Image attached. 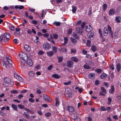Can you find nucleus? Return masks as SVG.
<instances>
[{
  "instance_id": "obj_52",
  "label": "nucleus",
  "mask_w": 121,
  "mask_h": 121,
  "mask_svg": "<svg viewBox=\"0 0 121 121\" xmlns=\"http://www.w3.org/2000/svg\"><path fill=\"white\" fill-rule=\"evenodd\" d=\"M44 53V52L40 50L38 52V54L40 55H41L43 54Z\"/></svg>"
},
{
  "instance_id": "obj_9",
  "label": "nucleus",
  "mask_w": 121,
  "mask_h": 121,
  "mask_svg": "<svg viewBox=\"0 0 121 121\" xmlns=\"http://www.w3.org/2000/svg\"><path fill=\"white\" fill-rule=\"evenodd\" d=\"M116 13V12L115 9H110L109 14L110 15H113L115 14Z\"/></svg>"
},
{
  "instance_id": "obj_49",
  "label": "nucleus",
  "mask_w": 121,
  "mask_h": 121,
  "mask_svg": "<svg viewBox=\"0 0 121 121\" xmlns=\"http://www.w3.org/2000/svg\"><path fill=\"white\" fill-rule=\"evenodd\" d=\"M18 81L21 82H22L23 81V79L22 77L20 76H19L17 79Z\"/></svg>"
},
{
  "instance_id": "obj_53",
  "label": "nucleus",
  "mask_w": 121,
  "mask_h": 121,
  "mask_svg": "<svg viewBox=\"0 0 121 121\" xmlns=\"http://www.w3.org/2000/svg\"><path fill=\"white\" fill-rule=\"evenodd\" d=\"M58 62H61L63 60V58L61 57H59L58 58Z\"/></svg>"
},
{
  "instance_id": "obj_33",
  "label": "nucleus",
  "mask_w": 121,
  "mask_h": 121,
  "mask_svg": "<svg viewBox=\"0 0 121 121\" xmlns=\"http://www.w3.org/2000/svg\"><path fill=\"white\" fill-rule=\"evenodd\" d=\"M86 44L87 46L90 47L91 46V42L89 40H87Z\"/></svg>"
},
{
  "instance_id": "obj_1",
  "label": "nucleus",
  "mask_w": 121,
  "mask_h": 121,
  "mask_svg": "<svg viewBox=\"0 0 121 121\" xmlns=\"http://www.w3.org/2000/svg\"><path fill=\"white\" fill-rule=\"evenodd\" d=\"M10 37V35L8 33H4L3 35L0 36V42H7Z\"/></svg>"
},
{
  "instance_id": "obj_17",
  "label": "nucleus",
  "mask_w": 121,
  "mask_h": 121,
  "mask_svg": "<svg viewBox=\"0 0 121 121\" xmlns=\"http://www.w3.org/2000/svg\"><path fill=\"white\" fill-rule=\"evenodd\" d=\"M71 60L72 61L75 62H77L78 61V59L75 57H72Z\"/></svg>"
},
{
  "instance_id": "obj_48",
  "label": "nucleus",
  "mask_w": 121,
  "mask_h": 121,
  "mask_svg": "<svg viewBox=\"0 0 121 121\" xmlns=\"http://www.w3.org/2000/svg\"><path fill=\"white\" fill-rule=\"evenodd\" d=\"M52 51L54 53H56L57 52V49L55 47H53Z\"/></svg>"
},
{
  "instance_id": "obj_22",
  "label": "nucleus",
  "mask_w": 121,
  "mask_h": 121,
  "mask_svg": "<svg viewBox=\"0 0 121 121\" xmlns=\"http://www.w3.org/2000/svg\"><path fill=\"white\" fill-rule=\"evenodd\" d=\"M72 13H74L76 11L77 8L76 7L73 5H72Z\"/></svg>"
},
{
  "instance_id": "obj_34",
  "label": "nucleus",
  "mask_w": 121,
  "mask_h": 121,
  "mask_svg": "<svg viewBox=\"0 0 121 121\" xmlns=\"http://www.w3.org/2000/svg\"><path fill=\"white\" fill-rule=\"evenodd\" d=\"M24 109L25 111L28 112H29L31 113H33V112L31 110L29 109L28 108H25V107Z\"/></svg>"
},
{
  "instance_id": "obj_40",
  "label": "nucleus",
  "mask_w": 121,
  "mask_h": 121,
  "mask_svg": "<svg viewBox=\"0 0 121 121\" xmlns=\"http://www.w3.org/2000/svg\"><path fill=\"white\" fill-rule=\"evenodd\" d=\"M84 68L85 69H91V67L89 65H84L83 66Z\"/></svg>"
},
{
  "instance_id": "obj_2",
  "label": "nucleus",
  "mask_w": 121,
  "mask_h": 121,
  "mask_svg": "<svg viewBox=\"0 0 121 121\" xmlns=\"http://www.w3.org/2000/svg\"><path fill=\"white\" fill-rule=\"evenodd\" d=\"M112 29L109 25H108L107 27H105L103 32L104 35L105 36H107L108 34V31L112 37L113 36V33L111 30Z\"/></svg>"
},
{
  "instance_id": "obj_37",
  "label": "nucleus",
  "mask_w": 121,
  "mask_h": 121,
  "mask_svg": "<svg viewBox=\"0 0 121 121\" xmlns=\"http://www.w3.org/2000/svg\"><path fill=\"white\" fill-rule=\"evenodd\" d=\"M95 71L97 73H101L102 70L100 69H95Z\"/></svg>"
},
{
  "instance_id": "obj_14",
  "label": "nucleus",
  "mask_w": 121,
  "mask_h": 121,
  "mask_svg": "<svg viewBox=\"0 0 121 121\" xmlns=\"http://www.w3.org/2000/svg\"><path fill=\"white\" fill-rule=\"evenodd\" d=\"M95 74L93 73H90L89 74L88 77L91 79H93L95 78Z\"/></svg>"
},
{
  "instance_id": "obj_21",
  "label": "nucleus",
  "mask_w": 121,
  "mask_h": 121,
  "mask_svg": "<svg viewBox=\"0 0 121 121\" xmlns=\"http://www.w3.org/2000/svg\"><path fill=\"white\" fill-rule=\"evenodd\" d=\"M91 49L93 52H95L96 50L97 47L95 45H93L92 46Z\"/></svg>"
},
{
  "instance_id": "obj_31",
  "label": "nucleus",
  "mask_w": 121,
  "mask_h": 121,
  "mask_svg": "<svg viewBox=\"0 0 121 121\" xmlns=\"http://www.w3.org/2000/svg\"><path fill=\"white\" fill-rule=\"evenodd\" d=\"M75 89L78 90V91L80 93L82 92L83 91V89L82 88L79 87H77L75 88Z\"/></svg>"
},
{
  "instance_id": "obj_61",
  "label": "nucleus",
  "mask_w": 121,
  "mask_h": 121,
  "mask_svg": "<svg viewBox=\"0 0 121 121\" xmlns=\"http://www.w3.org/2000/svg\"><path fill=\"white\" fill-rule=\"evenodd\" d=\"M113 118L116 120H117L118 119V117L117 115H115L113 116Z\"/></svg>"
},
{
  "instance_id": "obj_59",
  "label": "nucleus",
  "mask_w": 121,
  "mask_h": 121,
  "mask_svg": "<svg viewBox=\"0 0 121 121\" xmlns=\"http://www.w3.org/2000/svg\"><path fill=\"white\" fill-rule=\"evenodd\" d=\"M29 101L33 103L34 102L35 100L32 98H30L29 99Z\"/></svg>"
},
{
  "instance_id": "obj_60",
  "label": "nucleus",
  "mask_w": 121,
  "mask_h": 121,
  "mask_svg": "<svg viewBox=\"0 0 121 121\" xmlns=\"http://www.w3.org/2000/svg\"><path fill=\"white\" fill-rule=\"evenodd\" d=\"M99 32L100 35L101 37H103V36H102V31L101 29L100 28H99Z\"/></svg>"
},
{
  "instance_id": "obj_35",
  "label": "nucleus",
  "mask_w": 121,
  "mask_h": 121,
  "mask_svg": "<svg viewBox=\"0 0 121 121\" xmlns=\"http://www.w3.org/2000/svg\"><path fill=\"white\" fill-rule=\"evenodd\" d=\"M53 24L56 25L57 26H59L60 25V22L55 21L53 23Z\"/></svg>"
},
{
  "instance_id": "obj_25",
  "label": "nucleus",
  "mask_w": 121,
  "mask_h": 121,
  "mask_svg": "<svg viewBox=\"0 0 121 121\" xmlns=\"http://www.w3.org/2000/svg\"><path fill=\"white\" fill-rule=\"evenodd\" d=\"M52 77L56 79H58L60 77V75H59L56 74H55L53 75Z\"/></svg>"
},
{
  "instance_id": "obj_27",
  "label": "nucleus",
  "mask_w": 121,
  "mask_h": 121,
  "mask_svg": "<svg viewBox=\"0 0 121 121\" xmlns=\"http://www.w3.org/2000/svg\"><path fill=\"white\" fill-rule=\"evenodd\" d=\"M76 32L78 34H80L82 33V30L80 29L79 27H78L76 28Z\"/></svg>"
},
{
  "instance_id": "obj_57",
  "label": "nucleus",
  "mask_w": 121,
  "mask_h": 121,
  "mask_svg": "<svg viewBox=\"0 0 121 121\" xmlns=\"http://www.w3.org/2000/svg\"><path fill=\"white\" fill-rule=\"evenodd\" d=\"M99 83V81L97 80L95 81V84L96 85H98Z\"/></svg>"
},
{
  "instance_id": "obj_18",
  "label": "nucleus",
  "mask_w": 121,
  "mask_h": 121,
  "mask_svg": "<svg viewBox=\"0 0 121 121\" xmlns=\"http://www.w3.org/2000/svg\"><path fill=\"white\" fill-rule=\"evenodd\" d=\"M103 10L105 12L107 8V5L106 4H104L103 5Z\"/></svg>"
},
{
  "instance_id": "obj_41",
  "label": "nucleus",
  "mask_w": 121,
  "mask_h": 121,
  "mask_svg": "<svg viewBox=\"0 0 121 121\" xmlns=\"http://www.w3.org/2000/svg\"><path fill=\"white\" fill-rule=\"evenodd\" d=\"M71 117L72 118L73 120L76 119L78 117L76 114H72L71 115Z\"/></svg>"
},
{
  "instance_id": "obj_42",
  "label": "nucleus",
  "mask_w": 121,
  "mask_h": 121,
  "mask_svg": "<svg viewBox=\"0 0 121 121\" xmlns=\"http://www.w3.org/2000/svg\"><path fill=\"white\" fill-rule=\"evenodd\" d=\"M86 24V22H83L81 24V27L82 29H83Z\"/></svg>"
},
{
  "instance_id": "obj_11",
  "label": "nucleus",
  "mask_w": 121,
  "mask_h": 121,
  "mask_svg": "<svg viewBox=\"0 0 121 121\" xmlns=\"http://www.w3.org/2000/svg\"><path fill=\"white\" fill-rule=\"evenodd\" d=\"M67 66L69 67H72L73 65V63L71 60H69L67 62Z\"/></svg>"
},
{
  "instance_id": "obj_55",
  "label": "nucleus",
  "mask_w": 121,
  "mask_h": 121,
  "mask_svg": "<svg viewBox=\"0 0 121 121\" xmlns=\"http://www.w3.org/2000/svg\"><path fill=\"white\" fill-rule=\"evenodd\" d=\"M101 91H100L99 93V95L100 96H105V95L106 93H103Z\"/></svg>"
},
{
  "instance_id": "obj_45",
  "label": "nucleus",
  "mask_w": 121,
  "mask_h": 121,
  "mask_svg": "<svg viewBox=\"0 0 121 121\" xmlns=\"http://www.w3.org/2000/svg\"><path fill=\"white\" fill-rule=\"evenodd\" d=\"M51 115V114L49 112H47L45 114V116L48 117H50Z\"/></svg>"
},
{
  "instance_id": "obj_46",
  "label": "nucleus",
  "mask_w": 121,
  "mask_h": 121,
  "mask_svg": "<svg viewBox=\"0 0 121 121\" xmlns=\"http://www.w3.org/2000/svg\"><path fill=\"white\" fill-rule=\"evenodd\" d=\"M106 108L104 107L103 106H101L100 108V110L102 111H106Z\"/></svg>"
},
{
  "instance_id": "obj_26",
  "label": "nucleus",
  "mask_w": 121,
  "mask_h": 121,
  "mask_svg": "<svg viewBox=\"0 0 121 121\" xmlns=\"http://www.w3.org/2000/svg\"><path fill=\"white\" fill-rule=\"evenodd\" d=\"M40 90H37L36 91V92L37 93L39 94H40L41 93V90H42V92H43L44 91V90L42 88H40Z\"/></svg>"
},
{
  "instance_id": "obj_6",
  "label": "nucleus",
  "mask_w": 121,
  "mask_h": 121,
  "mask_svg": "<svg viewBox=\"0 0 121 121\" xmlns=\"http://www.w3.org/2000/svg\"><path fill=\"white\" fill-rule=\"evenodd\" d=\"M66 109L70 112H73L75 111L74 107L71 106H68L66 107Z\"/></svg>"
},
{
  "instance_id": "obj_51",
  "label": "nucleus",
  "mask_w": 121,
  "mask_h": 121,
  "mask_svg": "<svg viewBox=\"0 0 121 121\" xmlns=\"http://www.w3.org/2000/svg\"><path fill=\"white\" fill-rule=\"evenodd\" d=\"M115 20L117 22L119 23L120 22V20L119 19V17H116Z\"/></svg>"
},
{
  "instance_id": "obj_54",
  "label": "nucleus",
  "mask_w": 121,
  "mask_h": 121,
  "mask_svg": "<svg viewBox=\"0 0 121 121\" xmlns=\"http://www.w3.org/2000/svg\"><path fill=\"white\" fill-rule=\"evenodd\" d=\"M72 32V29H69L68 31V35H71Z\"/></svg>"
},
{
  "instance_id": "obj_56",
  "label": "nucleus",
  "mask_w": 121,
  "mask_h": 121,
  "mask_svg": "<svg viewBox=\"0 0 121 121\" xmlns=\"http://www.w3.org/2000/svg\"><path fill=\"white\" fill-rule=\"evenodd\" d=\"M43 35L44 37L46 38H47L49 36V34L48 33L43 34Z\"/></svg>"
},
{
  "instance_id": "obj_62",
  "label": "nucleus",
  "mask_w": 121,
  "mask_h": 121,
  "mask_svg": "<svg viewBox=\"0 0 121 121\" xmlns=\"http://www.w3.org/2000/svg\"><path fill=\"white\" fill-rule=\"evenodd\" d=\"M11 92L15 94L17 93H18V92L16 90H14L12 91H11Z\"/></svg>"
},
{
  "instance_id": "obj_24",
  "label": "nucleus",
  "mask_w": 121,
  "mask_h": 121,
  "mask_svg": "<svg viewBox=\"0 0 121 121\" xmlns=\"http://www.w3.org/2000/svg\"><path fill=\"white\" fill-rule=\"evenodd\" d=\"M11 107L13 110L17 111V106L13 104L11 105Z\"/></svg>"
},
{
  "instance_id": "obj_30",
  "label": "nucleus",
  "mask_w": 121,
  "mask_h": 121,
  "mask_svg": "<svg viewBox=\"0 0 121 121\" xmlns=\"http://www.w3.org/2000/svg\"><path fill=\"white\" fill-rule=\"evenodd\" d=\"M64 43L63 44L64 45H65L67 43L68 41V38L67 37H65L64 38Z\"/></svg>"
},
{
  "instance_id": "obj_5",
  "label": "nucleus",
  "mask_w": 121,
  "mask_h": 121,
  "mask_svg": "<svg viewBox=\"0 0 121 121\" xmlns=\"http://www.w3.org/2000/svg\"><path fill=\"white\" fill-rule=\"evenodd\" d=\"M51 47V45L48 42H45L43 45V48L46 50H49Z\"/></svg>"
},
{
  "instance_id": "obj_13",
  "label": "nucleus",
  "mask_w": 121,
  "mask_h": 121,
  "mask_svg": "<svg viewBox=\"0 0 121 121\" xmlns=\"http://www.w3.org/2000/svg\"><path fill=\"white\" fill-rule=\"evenodd\" d=\"M114 91L115 89L113 85H112L111 89L109 90V92L110 94H112L114 92Z\"/></svg>"
},
{
  "instance_id": "obj_44",
  "label": "nucleus",
  "mask_w": 121,
  "mask_h": 121,
  "mask_svg": "<svg viewBox=\"0 0 121 121\" xmlns=\"http://www.w3.org/2000/svg\"><path fill=\"white\" fill-rule=\"evenodd\" d=\"M53 37L55 39H56L58 38V35L56 34H53Z\"/></svg>"
},
{
  "instance_id": "obj_23",
  "label": "nucleus",
  "mask_w": 121,
  "mask_h": 121,
  "mask_svg": "<svg viewBox=\"0 0 121 121\" xmlns=\"http://www.w3.org/2000/svg\"><path fill=\"white\" fill-rule=\"evenodd\" d=\"M106 77V74L104 73H103L101 75L100 78L102 79H105Z\"/></svg>"
},
{
  "instance_id": "obj_64",
  "label": "nucleus",
  "mask_w": 121,
  "mask_h": 121,
  "mask_svg": "<svg viewBox=\"0 0 121 121\" xmlns=\"http://www.w3.org/2000/svg\"><path fill=\"white\" fill-rule=\"evenodd\" d=\"M32 22L33 24L36 25L37 24V21L35 20H33L32 21Z\"/></svg>"
},
{
  "instance_id": "obj_3",
  "label": "nucleus",
  "mask_w": 121,
  "mask_h": 121,
  "mask_svg": "<svg viewBox=\"0 0 121 121\" xmlns=\"http://www.w3.org/2000/svg\"><path fill=\"white\" fill-rule=\"evenodd\" d=\"M4 58L5 59H6L7 61H6L7 63H7L6 62H4V64H3L2 65L3 68L4 69H5L7 68L6 65H9V64L11 65L12 63V62L11 60L10 59L9 57L7 55H6V57Z\"/></svg>"
},
{
  "instance_id": "obj_28",
  "label": "nucleus",
  "mask_w": 121,
  "mask_h": 121,
  "mask_svg": "<svg viewBox=\"0 0 121 121\" xmlns=\"http://www.w3.org/2000/svg\"><path fill=\"white\" fill-rule=\"evenodd\" d=\"M47 54L48 55L50 56H52L53 55V52L52 51H48L47 52Z\"/></svg>"
},
{
  "instance_id": "obj_16",
  "label": "nucleus",
  "mask_w": 121,
  "mask_h": 121,
  "mask_svg": "<svg viewBox=\"0 0 121 121\" xmlns=\"http://www.w3.org/2000/svg\"><path fill=\"white\" fill-rule=\"evenodd\" d=\"M23 115L26 118H28L29 117V116L28 112H24L23 114Z\"/></svg>"
},
{
  "instance_id": "obj_36",
  "label": "nucleus",
  "mask_w": 121,
  "mask_h": 121,
  "mask_svg": "<svg viewBox=\"0 0 121 121\" xmlns=\"http://www.w3.org/2000/svg\"><path fill=\"white\" fill-rule=\"evenodd\" d=\"M73 37L78 39H79V37L75 33H73Z\"/></svg>"
},
{
  "instance_id": "obj_47",
  "label": "nucleus",
  "mask_w": 121,
  "mask_h": 121,
  "mask_svg": "<svg viewBox=\"0 0 121 121\" xmlns=\"http://www.w3.org/2000/svg\"><path fill=\"white\" fill-rule=\"evenodd\" d=\"M71 82V81H69L67 82H64V84L65 85H68L70 84Z\"/></svg>"
},
{
  "instance_id": "obj_8",
  "label": "nucleus",
  "mask_w": 121,
  "mask_h": 121,
  "mask_svg": "<svg viewBox=\"0 0 121 121\" xmlns=\"http://www.w3.org/2000/svg\"><path fill=\"white\" fill-rule=\"evenodd\" d=\"M86 31L88 32H91L92 30V28L90 25H89V26H85Z\"/></svg>"
},
{
  "instance_id": "obj_4",
  "label": "nucleus",
  "mask_w": 121,
  "mask_h": 121,
  "mask_svg": "<svg viewBox=\"0 0 121 121\" xmlns=\"http://www.w3.org/2000/svg\"><path fill=\"white\" fill-rule=\"evenodd\" d=\"M19 56L20 58L24 61H26L28 58L25 52H22L20 53Z\"/></svg>"
},
{
  "instance_id": "obj_7",
  "label": "nucleus",
  "mask_w": 121,
  "mask_h": 121,
  "mask_svg": "<svg viewBox=\"0 0 121 121\" xmlns=\"http://www.w3.org/2000/svg\"><path fill=\"white\" fill-rule=\"evenodd\" d=\"M43 97L44 99L46 101L51 102L52 101V99H50V98L47 95H43Z\"/></svg>"
},
{
  "instance_id": "obj_63",
  "label": "nucleus",
  "mask_w": 121,
  "mask_h": 121,
  "mask_svg": "<svg viewBox=\"0 0 121 121\" xmlns=\"http://www.w3.org/2000/svg\"><path fill=\"white\" fill-rule=\"evenodd\" d=\"M8 84L4 82L3 83V86L4 87L7 86L9 85Z\"/></svg>"
},
{
  "instance_id": "obj_32",
  "label": "nucleus",
  "mask_w": 121,
  "mask_h": 121,
  "mask_svg": "<svg viewBox=\"0 0 121 121\" xmlns=\"http://www.w3.org/2000/svg\"><path fill=\"white\" fill-rule=\"evenodd\" d=\"M71 41L74 44H75L77 42L76 40L73 38H70Z\"/></svg>"
},
{
  "instance_id": "obj_50",
  "label": "nucleus",
  "mask_w": 121,
  "mask_h": 121,
  "mask_svg": "<svg viewBox=\"0 0 121 121\" xmlns=\"http://www.w3.org/2000/svg\"><path fill=\"white\" fill-rule=\"evenodd\" d=\"M33 71H30L29 73V75L31 76H33L34 75V74Z\"/></svg>"
},
{
  "instance_id": "obj_10",
  "label": "nucleus",
  "mask_w": 121,
  "mask_h": 121,
  "mask_svg": "<svg viewBox=\"0 0 121 121\" xmlns=\"http://www.w3.org/2000/svg\"><path fill=\"white\" fill-rule=\"evenodd\" d=\"M4 82L9 83L11 82V79L9 78L5 77L4 78Z\"/></svg>"
},
{
  "instance_id": "obj_12",
  "label": "nucleus",
  "mask_w": 121,
  "mask_h": 121,
  "mask_svg": "<svg viewBox=\"0 0 121 121\" xmlns=\"http://www.w3.org/2000/svg\"><path fill=\"white\" fill-rule=\"evenodd\" d=\"M27 61V64L29 66H32L33 65V62L32 60L30 59L26 60Z\"/></svg>"
},
{
  "instance_id": "obj_38",
  "label": "nucleus",
  "mask_w": 121,
  "mask_h": 121,
  "mask_svg": "<svg viewBox=\"0 0 121 121\" xmlns=\"http://www.w3.org/2000/svg\"><path fill=\"white\" fill-rule=\"evenodd\" d=\"M17 106L19 109H23L24 108L25 106L24 105L21 104H19Z\"/></svg>"
},
{
  "instance_id": "obj_58",
  "label": "nucleus",
  "mask_w": 121,
  "mask_h": 121,
  "mask_svg": "<svg viewBox=\"0 0 121 121\" xmlns=\"http://www.w3.org/2000/svg\"><path fill=\"white\" fill-rule=\"evenodd\" d=\"M74 121H80L81 119L80 118L77 117L76 119L74 120Z\"/></svg>"
},
{
  "instance_id": "obj_15",
  "label": "nucleus",
  "mask_w": 121,
  "mask_h": 121,
  "mask_svg": "<svg viewBox=\"0 0 121 121\" xmlns=\"http://www.w3.org/2000/svg\"><path fill=\"white\" fill-rule=\"evenodd\" d=\"M24 49L27 51H29L30 50L31 48L27 45H25L24 47Z\"/></svg>"
},
{
  "instance_id": "obj_39",
  "label": "nucleus",
  "mask_w": 121,
  "mask_h": 121,
  "mask_svg": "<svg viewBox=\"0 0 121 121\" xmlns=\"http://www.w3.org/2000/svg\"><path fill=\"white\" fill-rule=\"evenodd\" d=\"M56 106H58L59 105V101L58 100V99L57 98H56Z\"/></svg>"
},
{
  "instance_id": "obj_29",
  "label": "nucleus",
  "mask_w": 121,
  "mask_h": 121,
  "mask_svg": "<svg viewBox=\"0 0 121 121\" xmlns=\"http://www.w3.org/2000/svg\"><path fill=\"white\" fill-rule=\"evenodd\" d=\"M108 100L107 104L108 105H109L111 103L112 99L111 98L109 97H108Z\"/></svg>"
},
{
  "instance_id": "obj_43",
  "label": "nucleus",
  "mask_w": 121,
  "mask_h": 121,
  "mask_svg": "<svg viewBox=\"0 0 121 121\" xmlns=\"http://www.w3.org/2000/svg\"><path fill=\"white\" fill-rule=\"evenodd\" d=\"M101 89L102 91V92L103 93H106L107 92L106 90L104 87H101Z\"/></svg>"
},
{
  "instance_id": "obj_19",
  "label": "nucleus",
  "mask_w": 121,
  "mask_h": 121,
  "mask_svg": "<svg viewBox=\"0 0 121 121\" xmlns=\"http://www.w3.org/2000/svg\"><path fill=\"white\" fill-rule=\"evenodd\" d=\"M116 68L118 72H119L121 69V65L120 64H117L116 65Z\"/></svg>"
},
{
  "instance_id": "obj_20",
  "label": "nucleus",
  "mask_w": 121,
  "mask_h": 121,
  "mask_svg": "<svg viewBox=\"0 0 121 121\" xmlns=\"http://www.w3.org/2000/svg\"><path fill=\"white\" fill-rule=\"evenodd\" d=\"M24 61V60L22 59V60H20V63L21 64L20 65H21L22 66L21 67H22V66H23L24 67H26V66L25 65V64L26 63H25L24 62V61Z\"/></svg>"
}]
</instances>
